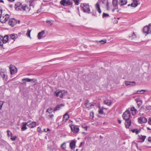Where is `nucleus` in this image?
I'll return each mask as SVG.
<instances>
[{"label": "nucleus", "instance_id": "nucleus-37", "mask_svg": "<svg viewBox=\"0 0 151 151\" xmlns=\"http://www.w3.org/2000/svg\"><path fill=\"white\" fill-rule=\"evenodd\" d=\"M136 37V35L135 34L134 32H133V34L131 36H129V38H131V39L132 40L134 38Z\"/></svg>", "mask_w": 151, "mask_h": 151}, {"label": "nucleus", "instance_id": "nucleus-52", "mask_svg": "<svg viewBox=\"0 0 151 151\" xmlns=\"http://www.w3.org/2000/svg\"><path fill=\"white\" fill-rule=\"evenodd\" d=\"M2 9L1 7H0V18L2 16Z\"/></svg>", "mask_w": 151, "mask_h": 151}, {"label": "nucleus", "instance_id": "nucleus-26", "mask_svg": "<svg viewBox=\"0 0 151 151\" xmlns=\"http://www.w3.org/2000/svg\"><path fill=\"white\" fill-rule=\"evenodd\" d=\"M45 32L44 31H42L41 32H39L38 33L37 35V37L39 40L41 39L42 38V36L45 33Z\"/></svg>", "mask_w": 151, "mask_h": 151}, {"label": "nucleus", "instance_id": "nucleus-8", "mask_svg": "<svg viewBox=\"0 0 151 151\" xmlns=\"http://www.w3.org/2000/svg\"><path fill=\"white\" fill-rule=\"evenodd\" d=\"M131 116V113L129 110L127 109L123 114L122 117L124 120L129 119Z\"/></svg>", "mask_w": 151, "mask_h": 151}, {"label": "nucleus", "instance_id": "nucleus-36", "mask_svg": "<svg viewBox=\"0 0 151 151\" xmlns=\"http://www.w3.org/2000/svg\"><path fill=\"white\" fill-rule=\"evenodd\" d=\"M62 106L61 105H58L54 109V111H56L57 110H59L61 108Z\"/></svg>", "mask_w": 151, "mask_h": 151}, {"label": "nucleus", "instance_id": "nucleus-23", "mask_svg": "<svg viewBox=\"0 0 151 151\" xmlns=\"http://www.w3.org/2000/svg\"><path fill=\"white\" fill-rule=\"evenodd\" d=\"M138 138L140 140L139 142H142L144 141L146 137L145 136H143L140 135H138Z\"/></svg>", "mask_w": 151, "mask_h": 151}, {"label": "nucleus", "instance_id": "nucleus-45", "mask_svg": "<svg viewBox=\"0 0 151 151\" xmlns=\"http://www.w3.org/2000/svg\"><path fill=\"white\" fill-rule=\"evenodd\" d=\"M106 41H107L106 40H104L100 41L99 42H100L101 43L103 44L106 43Z\"/></svg>", "mask_w": 151, "mask_h": 151}, {"label": "nucleus", "instance_id": "nucleus-4", "mask_svg": "<svg viewBox=\"0 0 151 151\" xmlns=\"http://www.w3.org/2000/svg\"><path fill=\"white\" fill-rule=\"evenodd\" d=\"M82 9L84 12L87 13L88 14L90 13V9L89 6L88 4L86 3L81 4V5Z\"/></svg>", "mask_w": 151, "mask_h": 151}, {"label": "nucleus", "instance_id": "nucleus-3", "mask_svg": "<svg viewBox=\"0 0 151 151\" xmlns=\"http://www.w3.org/2000/svg\"><path fill=\"white\" fill-rule=\"evenodd\" d=\"M60 4L63 6H72L73 2L72 0H61L60 2Z\"/></svg>", "mask_w": 151, "mask_h": 151}, {"label": "nucleus", "instance_id": "nucleus-64", "mask_svg": "<svg viewBox=\"0 0 151 151\" xmlns=\"http://www.w3.org/2000/svg\"><path fill=\"white\" fill-rule=\"evenodd\" d=\"M147 129H148H148H150L149 127H148V128H147Z\"/></svg>", "mask_w": 151, "mask_h": 151}, {"label": "nucleus", "instance_id": "nucleus-28", "mask_svg": "<svg viewBox=\"0 0 151 151\" xmlns=\"http://www.w3.org/2000/svg\"><path fill=\"white\" fill-rule=\"evenodd\" d=\"M76 146V142L73 141L70 143V147L71 149L74 148Z\"/></svg>", "mask_w": 151, "mask_h": 151}, {"label": "nucleus", "instance_id": "nucleus-51", "mask_svg": "<svg viewBox=\"0 0 151 151\" xmlns=\"http://www.w3.org/2000/svg\"><path fill=\"white\" fill-rule=\"evenodd\" d=\"M90 116L92 117V118L94 117V113L93 112H91L90 113Z\"/></svg>", "mask_w": 151, "mask_h": 151}, {"label": "nucleus", "instance_id": "nucleus-24", "mask_svg": "<svg viewBox=\"0 0 151 151\" xmlns=\"http://www.w3.org/2000/svg\"><path fill=\"white\" fill-rule=\"evenodd\" d=\"M130 110L132 112V115L134 116L136 114L137 110L134 107H131Z\"/></svg>", "mask_w": 151, "mask_h": 151}, {"label": "nucleus", "instance_id": "nucleus-35", "mask_svg": "<svg viewBox=\"0 0 151 151\" xmlns=\"http://www.w3.org/2000/svg\"><path fill=\"white\" fill-rule=\"evenodd\" d=\"M132 131L133 133H135L136 134H138L140 132V131L137 129H133Z\"/></svg>", "mask_w": 151, "mask_h": 151}, {"label": "nucleus", "instance_id": "nucleus-7", "mask_svg": "<svg viewBox=\"0 0 151 151\" xmlns=\"http://www.w3.org/2000/svg\"><path fill=\"white\" fill-rule=\"evenodd\" d=\"M144 34L145 35L151 32V24H150L148 26H145L142 30Z\"/></svg>", "mask_w": 151, "mask_h": 151}, {"label": "nucleus", "instance_id": "nucleus-56", "mask_svg": "<svg viewBox=\"0 0 151 151\" xmlns=\"http://www.w3.org/2000/svg\"><path fill=\"white\" fill-rule=\"evenodd\" d=\"M148 123L149 124H151V118H150L148 121Z\"/></svg>", "mask_w": 151, "mask_h": 151}, {"label": "nucleus", "instance_id": "nucleus-60", "mask_svg": "<svg viewBox=\"0 0 151 151\" xmlns=\"http://www.w3.org/2000/svg\"><path fill=\"white\" fill-rule=\"evenodd\" d=\"M43 130H44V132H47V130H46V129H44Z\"/></svg>", "mask_w": 151, "mask_h": 151}, {"label": "nucleus", "instance_id": "nucleus-63", "mask_svg": "<svg viewBox=\"0 0 151 151\" xmlns=\"http://www.w3.org/2000/svg\"><path fill=\"white\" fill-rule=\"evenodd\" d=\"M50 129L49 128H47V131H50Z\"/></svg>", "mask_w": 151, "mask_h": 151}, {"label": "nucleus", "instance_id": "nucleus-33", "mask_svg": "<svg viewBox=\"0 0 151 151\" xmlns=\"http://www.w3.org/2000/svg\"><path fill=\"white\" fill-rule=\"evenodd\" d=\"M146 91V90H138V91H137V92L134 93V94H142L143 93H144V92Z\"/></svg>", "mask_w": 151, "mask_h": 151}, {"label": "nucleus", "instance_id": "nucleus-38", "mask_svg": "<svg viewBox=\"0 0 151 151\" xmlns=\"http://www.w3.org/2000/svg\"><path fill=\"white\" fill-rule=\"evenodd\" d=\"M31 31V30L28 29L27 33H26L27 35L30 38H31L30 37V32Z\"/></svg>", "mask_w": 151, "mask_h": 151}, {"label": "nucleus", "instance_id": "nucleus-31", "mask_svg": "<svg viewBox=\"0 0 151 151\" xmlns=\"http://www.w3.org/2000/svg\"><path fill=\"white\" fill-rule=\"evenodd\" d=\"M104 102L105 104L109 106H110L111 104V101L110 100L108 99L104 100Z\"/></svg>", "mask_w": 151, "mask_h": 151}, {"label": "nucleus", "instance_id": "nucleus-29", "mask_svg": "<svg viewBox=\"0 0 151 151\" xmlns=\"http://www.w3.org/2000/svg\"><path fill=\"white\" fill-rule=\"evenodd\" d=\"M135 101L137 103L138 107H140L142 104V101L139 99H135Z\"/></svg>", "mask_w": 151, "mask_h": 151}, {"label": "nucleus", "instance_id": "nucleus-22", "mask_svg": "<svg viewBox=\"0 0 151 151\" xmlns=\"http://www.w3.org/2000/svg\"><path fill=\"white\" fill-rule=\"evenodd\" d=\"M27 122H23L22 123L21 129L22 131H25L27 129Z\"/></svg>", "mask_w": 151, "mask_h": 151}, {"label": "nucleus", "instance_id": "nucleus-13", "mask_svg": "<svg viewBox=\"0 0 151 151\" xmlns=\"http://www.w3.org/2000/svg\"><path fill=\"white\" fill-rule=\"evenodd\" d=\"M27 126L30 128H32L35 127L36 126V122H31L29 121L27 122Z\"/></svg>", "mask_w": 151, "mask_h": 151}, {"label": "nucleus", "instance_id": "nucleus-14", "mask_svg": "<svg viewBox=\"0 0 151 151\" xmlns=\"http://www.w3.org/2000/svg\"><path fill=\"white\" fill-rule=\"evenodd\" d=\"M16 23V20L14 18L10 19L9 22V24L12 27H14Z\"/></svg>", "mask_w": 151, "mask_h": 151}, {"label": "nucleus", "instance_id": "nucleus-49", "mask_svg": "<svg viewBox=\"0 0 151 151\" xmlns=\"http://www.w3.org/2000/svg\"><path fill=\"white\" fill-rule=\"evenodd\" d=\"M37 131L40 133L41 132V128L40 127H38L37 129Z\"/></svg>", "mask_w": 151, "mask_h": 151}, {"label": "nucleus", "instance_id": "nucleus-62", "mask_svg": "<svg viewBox=\"0 0 151 151\" xmlns=\"http://www.w3.org/2000/svg\"><path fill=\"white\" fill-rule=\"evenodd\" d=\"M82 144V142H81V143H80V145H81Z\"/></svg>", "mask_w": 151, "mask_h": 151}, {"label": "nucleus", "instance_id": "nucleus-58", "mask_svg": "<svg viewBox=\"0 0 151 151\" xmlns=\"http://www.w3.org/2000/svg\"><path fill=\"white\" fill-rule=\"evenodd\" d=\"M118 122L119 124H120L121 123V121L120 120H118Z\"/></svg>", "mask_w": 151, "mask_h": 151}, {"label": "nucleus", "instance_id": "nucleus-42", "mask_svg": "<svg viewBox=\"0 0 151 151\" xmlns=\"http://www.w3.org/2000/svg\"><path fill=\"white\" fill-rule=\"evenodd\" d=\"M7 135L8 137L12 136V133L10 131H9V130H8L7 131Z\"/></svg>", "mask_w": 151, "mask_h": 151}, {"label": "nucleus", "instance_id": "nucleus-1", "mask_svg": "<svg viewBox=\"0 0 151 151\" xmlns=\"http://www.w3.org/2000/svg\"><path fill=\"white\" fill-rule=\"evenodd\" d=\"M14 8L15 10L17 11L24 12L29 11L28 6L21 2H16L14 5Z\"/></svg>", "mask_w": 151, "mask_h": 151}, {"label": "nucleus", "instance_id": "nucleus-21", "mask_svg": "<svg viewBox=\"0 0 151 151\" xmlns=\"http://www.w3.org/2000/svg\"><path fill=\"white\" fill-rule=\"evenodd\" d=\"M125 120L126 121L125 122V127L127 128H129L131 124V121L129 119Z\"/></svg>", "mask_w": 151, "mask_h": 151}, {"label": "nucleus", "instance_id": "nucleus-2", "mask_svg": "<svg viewBox=\"0 0 151 151\" xmlns=\"http://www.w3.org/2000/svg\"><path fill=\"white\" fill-rule=\"evenodd\" d=\"M9 41V37L8 35H5L3 37L0 36V46H2L4 43H6Z\"/></svg>", "mask_w": 151, "mask_h": 151}, {"label": "nucleus", "instance_id": "nucleus-55", "mask_svg": "<svg viewBox=\"0 0 151 151\" xmlns=\"http://www.w3.org/2000/svg\"><path fill=\"white\" fill-rule=\"evenodd\" d=\"M114 24H117L118 22V21L117 20L115 19L114 21Z\"/></svg>", "mask_w": 151, "mask_h": 151}, {"label": "nucleus", "instance_id": "nucleus-17", "mask_svg": "<svg viewBox=\"0 0 151 151\" xmlns=\"http://www.w3.org/2000/svg\"><path fill=\"white\" fill-rule=\"evenodd\" d=\"M140 0H132V2L131 3V5L134 6V7H136L140 3Z\"/></svg>", "mask_w": 151, "mask_h": 151}, {"label": "nucleus", "instance_id": "nucleus-43", "mask_svg": "<svg viewBox=\"0 0 151 151\" xmlns=\"http://www.w3.org/2000/svg\"><path fill=\"white\" fill-rule=\"evenodd\" d=\"M109 16V15L108 14H106L105 13H103L102 16V17L103 18L108 17Z\"/></svg>", "mask_w": 151, "mask_h": 151}, {"label": "nucleus", "instance_id": "nucleus-41", "mask_svg": "<svg viewBox=\"0 0 151 151\" xmlns=\"http://www.w3.org/2000/svg\"><path fill=\"white\" fill-rule=\"evenodd\" d=\"M11 139L12 141H15V140L17 138V136H11Z\"/></svg>", "mask_w": 151, "mask_h": 151}, {"label": "nucleus", "instance_id": "nucleus-54", "mask_svg": "<svg viewBox=\"0 0 151 151\" xmlns=\"http://www.w3.org/2000/svg\"><path fill=\"white\" fill-rule=\"evenodd\" d=\"M148 141L149 142H151V137H148Z\"/></svg>", "mask_w": 151, "mask_h": 151}, {"label": "nucleus", "instance_id": "nucleus-61", "mask_svg": "<svg viewBox=\"0 0 151 151\" xmlns=\"http://www.w3.org/2000/svg\"><path fill=\"white\" fill-rule=\"evenodd\" d=\"M0 2L1 3H4V1L3 0H0Z\"/></svg>", "mask_w": 151, "mask_h": 151}, {"label": "nucleus", "instance_id": "nucleus-9", "mask_svg": "<svg viewBox=\"0 0 151 151\" xmlns=\"http://www.w3.org/2000/svg\"><path fill=\"white\" fill-rule=\"evenodd\" d=\"M69 126L71 128V131L73 133H77L79 131V126L73 124H70Z\"/></svg>", "mask_w": 151, "mask_h": 151}, {"label": "nucleus", "instance_id": "nucleus-50", "mask_svg": "<svg viewBox=\"0 0 151 151\" xmlns=\"http://www.w3.org/2000/svg\"><path fill=\"white\" fill-rule=\"evenodd\" d=\"M146 109L148 110H150L151 109V106H147L146 107Z\"/></svg>", "mask_w": 151, "mask_h": 151}, {"label": "nucleus", "instance_id": "nucleus-46", "mask_svg": "<svg viewBox=\"0 0 151 151\" xmlns=\"http://www.w3.org/2000/svg\"><path fill=\"white\" fill-rule=\"evenodd\" d=\"M52 109L51 108H49L47 109L46 111L49 113H50L52 112Z\"/></svg>", "mask_w": 151, "mask_h": 151}, {"label": "nucleus", "instance_id": "nucleus-39", "mask_svg": "<svg viewBox=\"0 0 151 151\" xmlns=\"http://www.w3.org/2000/svg\"><path fill=\"white\" fill-rule=\"evenodd\" d=\"M61 147L63 150H65L66 148V144L65 143H63L61 146Z\"/></svg>", "mask_w": 151, "mask_h": 151}, {"label": "nucleus", "instance_id": "nucleus-32", "mask_svg": "<svg viewBox=\"0 0 151 151\" xmlns=\"http://www.w3.org/2000/svg\"><path fill=\"white\" fill-rule=\"evenodd\" d=\"M53 117L54 115L52 114H49L47 115V119L50 120H53Z\"/></svg>", "mask_w": 151, "mask_h": 151}, {"label": "nucleus", "instance_id": "nucleus-10", "mask_svg": "<svg viewBox=\"0 0 151 151\" xmlns=\"http://www.w3.org/2000/svg\"><path fill=\"white\" fill-rule=\"evenodd\" d=\"M9 16L8 14H3L0 18V21L2 23H5L9 19Z\"/></svg>", "mask_w": 151, "mask_h": 151}, {"label": "nucleus", "instance_id": "nucleus-16", "mask_svg": "<svg viewBox=\"0 0 151 151\" xmlns=\"http://www.w3.org/2000/svg\"><path fill=\"white\" fill-rule=\"evenodd\" d=\"M147 121V119L143 116L140 117L138 120V122L140 124L145 123Z\"/></svg>", "mask_w": 151, "mask_h": 151}, {"label": "nucleus", "instance_id": "nucleus-53", "mask_svg": "<svg viewBox=\"0 0 151 151\" xmlns=\"http://www.w3.org/2000/svg\"><path fill=\"white\" fill-rule=\"evenodd\" d=\"M82 127L83 128L85 129L86 130H87V127L85 125H82Z\"/></svg>", "mask_w": 151, "mask_h": 151}, {"label": "nucleus", "instance_id": "nucleus-18", "mask_svg": "<svg viewBox=\"0 0 151 151\" xmlns=\"http://www.w3.org/2000/svg\"><path fill=\"white\" fill-rule=\"evenodd\" d=\"M69 116L68 114V112H67L63 115V121L62 122L65 123L67 120L68 119Z\"/></svg>", "mask_w": 151, "mask_h": 151}, {"label": "nucleus", "instance_id": "nucleus-48", "mask_svg": "<svg viewBox=\"0 0 151 151\" xmlns=\"http://www.w3.org/2000/svg\"><path fill=\"white\" fill-rule=\"evenodd\" d=\"M3 103H4V102L3 101H0V109H1L2 107Z\"/></svg>", "mask_w": 151, "mask_h": 151}, {"label": "nucleus", "instance_id": "nucleus-59", "mask_svg": "<svg viewBox=\"0 0 151 151\" xmlns=\"http://www.w3.org/2000/svg\"><path fill=\"white\" fill-rule=\"evenodd\" d=\"M8 0L10 2H12V1H15V0Z\"/></svg>", "mask_w": 151, "mask_h": 151}, {"label": "nucleus", "instance_id": "nucleus-19", "mask_svg": "<svg viewBox=\"0 0 151 151\" xmlns=\"http://www.w3.org/2000/svg\"><path fill=\"white\" fill-rule=\"evenodd\" d=\"M99 3V2L98 1L95 4V6L96 10L99 14H101V11L100 8Z\"/></svg>", "mask_w": 151, "mask_h": 151}, {"label": "nucleus", "instance_id": "nucleus-27", "mask_svg": "<svg viewBox=\"0 0 151 151\" xmlns=\"http://www.w3.org/2000/svg\"><path fill=\"white\" fill-rule=\"evenodd\" d=\"M85 106L86 108L89 109L90 107L93 106L94 104L92 103H89L88 102H87L85 103Z\"/></svg>", "mask_w": 151, "mask_h": 151}, {"label": "nucleus", "instance_id": "nucleus-20", "mask_svg": "<svg viewBox=\"0 0 151 151\" xmlns=\"http://www.w3.org/2000/svg\"><path fill=\"white\" fill-rule=\"evenodd\" d=\"M127 3V0H119V4L120 6H122L126 4Z\"/></svg>", "mask_w": 151, "mask_h": 151}, {"label": "nucleus", "instance_id": "nucleus-6", "mask_svg": "<svg viewBox=\"0 0 151 151\" xmlns=\"http://www.w3.org/2000/svg\"><path fill=\"white\" fill-rule=\"evenodd\" d=\"M0 76L3 78V80H7V76L6 69L0 68Z\"/></svg>", "mask_w": 151, "mask_h": 151}, {"label": "nucleus", "instance_id": "nucleus-40", "mask_svg": "<svg viewBox=\"0 0 151 151\" xmlns=\"http://www.w3.org/2000/svg\"><path fill=\"white\" fill-rule=\"evenodd\" d=\"M46 22L50 24V25H51L53 24V21L52 20L50 21H46Z\"/></svg>", "mask_w": 151, "mask_h": 151}, {"label": "nucleus", "instance_id": "nucleus-5", "mask_svg": "<svg viewBox=\"0 0 151 151\" xmlns=\"http://www.w3.org/2000/svg\"><path fill=\"white\" fill-rule=\"evenodd\" d=\"M55 93L56 96H59L60 98H62L63 97V96L67 95V92L65 90H62L61 91L57 90L55 92Z\"/></svg>", "mask_w": 151, "mask_h": 151}, {"label": "nucleus", "instance_id": "nucleus-34", "mask_svg": "<svg viewBox=\"0 0 151 151\" xmlns=\"http://www.w3.org/2000/svg\"><path fill=\"white\" fill-rule=\"evenodd\" d=\"M22 81H26L27 82H30L31 81H32L33 82L34 81L35 79H30L29 78H23L22 79Z\"/></svg>", "mask_w": 151, "mask_h": 151}, {"label": "nucleus", "instance_id": "nucleus-12", "mask_svg": "<svg viewBox=\"0 0 151 151\" xmlns=\"http://www.w3.org/2000/svg\"><path fill=\"white\" fill-rule=\"evenodd\" d=\"M9 68L11 74H14L17 72V69L15 66L12 65H10Z\"/></svg>", "mask_w": 151, "mask_h": 151}, {"label": "nucleus", "instance_id": "nucleus-44", "mask_svg": "<svg viewBox=\"0 0 151 151\" xmlns=\"http://www.w3.org/2000/svg\"><path fill=\"white\" fill-rule=\"evenodd\" d=\"M73 0L75 3V4L76 5H78L79 4V0Z\"/></svg>", "mask_w": 151, "mask_h": 151}, {"label": "nucleus", "instance_id": "nucleus-30", "mask_svg": "<svg viewBox=\"0 0 151 151\" xmlns=\"http://www.w3.org/2000/svg\"><path fill=\"white\" fill-rule=\"evenodd\" d=\"M101 1L104 4H106L107 10H109L110 9V8L109 6V2L108 0H101Z\"/></svg>", "mask_w": 151, "mask_h": 151}, {"label": "nucleus", "instance_id": "nucleus-15", "mask_svg": "<svg viewBox=\"0 0 151 151\" xmlns=\"http://www.w3.org/2000/svg\"><path fill=\"white\" fill-rule=\"evenodd\" d=\"M9 40L10 39L13 40V42L15 41V40L18 38V37L17 35L14 34L9 35Z\"/></svg>", "mask_w": 151, "mask_h": 151}, {"label": "nucleus", "instance_id": "nucleus-47", "mask_svg": "<svg viewBox=\"0 0 151 151\" xmlns=\"http://www.w3.org/2000/svg\"><path fill=\"white\" fill-rule=\"evenodd\" d=\"M103 111L102 109H100L99 111V113L101 114H103Z\"/></svg>", "mask_w": 151, "mask_h": 151}, {"label": "nucleus", "instance_id": "nucleus-11", "mask_svg": "<svg viewBox=\"0 0 151 151\" xmlns=\"http://www.w3.org/2000/svg\"><path fill=\"white\" fill-rule=\"evenodd\" d=\"M118 0H112V5L114 7L112 9V12H114L118 8Z\"/></svg>", "mask_w": 151, "mask_h": 151}, {"label": "nucleus", "instance_id": "nucleus-25", "mask_svg": "<svg viewBox=\"0 0 151 151\" xmlns=\"http://www.w3.org/2000/svg\"><path fill=\"white\" fill-rule=\"evenodd\" d=\"M125 84L126 86H133L135 85V82L134 81L132 82H129V81H125Z\"/></svg>", "mask_w": 151, "mask_h": 151}, {"label": "nucleus", "instance_id": "nucleus-57", "mask_svg": "<svg viewBox=\"0 0 151 151\" xmlns=\"http://www.w3.org/2000/svg\"><path fill=\"white\" fill-rule=\"evenodd\" d=\"M127 6H132V7H134V6H132V5H131V4H128L127 5Z\"/></svg>", "mask_w": 151, "mask_h": 151}]
</instances>
